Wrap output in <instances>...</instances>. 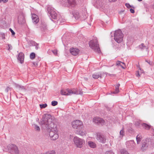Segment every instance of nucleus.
Returning a JSON list of instances; mask_svg holds the SVG:
<instances>
[{
  "label": "nucleus",
  "mask_w": 154,
  "mask_h": 154,
  "mask_svg": "<svg viewBox=\"0 0 154 154\" xmlns=\"http://www.w3.org/2000/svg\"><path fill=\"white\" fill-rule=\"evenodd\" d=\"M56 123V119L51 115L47 114L43 115L40 123L43 129H51L49 136L53 140H56L59 137Z\"/></svg>",
  "instance_id": "nucleus-1"
},
{
  "label": "nucleus",
  "mask_w": 154,
  "mask_h": 154,
  "mask_svg": "<svg viewBox=\"0 0 154 154\" xmlns=\"http://www.w3.org/2000/svg\"><path fill=\"white\" fill-rule=\"evenodd\" d=\"M60 94L64 95H71L72 94H82V91L81 90L77 89L76 88L71 89L68 88L65 90H61Z\"/></svg>",
  "instance_id": "nucleus-2"
},
{
  "label": "nucleus",
  "mask_w": 154,
  "mask_h": 154,
  "mask_svg": "<svg viewBox=\"0 0 154 154\" xmlns=\"http://www.w3.org/2000/svg\"><path fill=\"white\" fill-rule=\"evenodd\" d=\"M89 47L95 52L98 53L101 52L96 37H94V39L91 40L89 42Z\"/></svg>",
  "instance_id": "nucleus-3"
},
{
  "label": "nucleus",
  "mask_w": 154,
  "mask_h": 154,
  "mask_svg": "<svg viewBox=\"0 0 154 154\" xmlns=\"http://www.w3.org/2000/svg\"><path fill=\"white\" fill-rule=\"evenodd\" d=\"M123 36V34L120 29L116 31L114 33V39L118 43L122 41Z\"/></svg>",
  "instance_id": "nucleus-4"
},
{
  "label": "nucleus",
  "mask_w": 154,
  "mask_h": 154,
  "mask_svg": "<svg viewBox=\"0 0 154 154\" xmlns=\"http://www.w3.org/2000/svg\"><path fill=\"white\" fill-rule=\"evenodd\" d=\"M47 10L48 15L51 18L55 19L57 17V14L56 10L51 6L48 5L47 6Z\"/></svg>",
  "instance_id": "nucleus-5"
},
{
  "label": "nucleus",
  "mask_w": 154,
  "mask_h": 154,
  "mask_svg": "<svg viewBox=\"0 0 154 154\" xmlns=\"http://www.w3.org/2000/svg\"><path fill=\"white\" fill-rule=\"evenodd\" d=\"M73 141L76 147L79 148H82L85 143V141L84 140L77 137H74Z\"/></svg>",
  "instance_id": "nucleus-6"
},
{
  "label": "nucleus",
  "mask_w": 154,
  "mask_h": 154,
  "mask_svg": "<svg viewBox=\"0 0 154 154\" xmlns=\"http://www.w3.org/2000/svg\"><path fill=\"white\" fill-rule=\"evenodd\" d=\"M72 126L74 129H78L83 128L82 122L79 120H76L72 122Z\"/></svg>",
  "instance_id": "nucleus-7"
},
{
  "label": "nucleus",
  "mask_w": 154,
  "mask_h": 154,
  "mask_svg": "<svg viewBox=\"0 0 154 154\" xmlns=\"http://www.w3.org/2000/svg\"><path fill=\"white\" fill-rule=\"evenodd\" d=\"M77 5L75 0H68L67 2L63 3V6L65 7H74Z\"/></svg>",
  "instance_id": "nucleus-8"
},
{
  "label": "nucleus",
  "mask_w": 154,
  "mask_h": 154,
  "mask_svg": "<svg viewBox=\"0 0 154 154\" xmlns=\"http://www.w3.org/2000/svg\"><path fill=\"white\" fill-rule=\"evenodd\" d=\"M96 139L100 142L104 143L106 142V139L105 136L100 133L97 134Z\"/></svg>",
  "instance_id": "nucleus-9"
},
{
  "label": "nucleus",
  "mask_w": 154,
  "mask_h": 154,
  "mask_svg": "<svg viewBox=\"0 0 154 154\" xmlns=\"http://www.w3.org/2000/svg\"><path fill=\"white\" fill-rule=\"evenodd\" d=\"M93 122L95 123H97L98 124H100L103 125L104 124L105 121L104 120L101 118L99 117H95L93 119Z\"/></svg>",
  "instance_id": "nucleus-10"
},
{
  "label": "nucleus",
  "mask_w": 154,
  "mask_h": 154,
  "mask_svg": "<svg viewBox=\"0 0 154 154\" xmlns=\"http://www.w3.org/2000/svg\"><path fill=\"white\" fill-rule=\"evenodd\" d=\"M105 76V73L103 72H98L94 73L93 74V78L95 79L100 78L101 79Z\"/></svg>",
  "instance_id": "nucleus-11"
},
{
  "label": "nucleus",
  "mask_w": 154,
  "mask_h": 154,
  "mask_svg": "<svg viewBox=\"0 0 154 154\" xmlns=\"http://www.w3.org/2000/svg\"><path fill=\"white\" fill-rule=\"evenodd\" d=\"M24 54L22 52L20 53L17 57V60L19 61L21 63H23L24 60Z\"/></svg>",
  "instance_id": "nucleus-12"
},
{
  "label": "nucleus",
  "mask_w": 154,
  "mask_h": 154,
  "mask_svg": "<svg viewBox=\"0 0 154 154\" xmlns=\"http://www.w3.org/2000/svg\"><path fill=\"white\" fill-rule=\"evenodd\" d=\"M70 53L74 56L77 55L79 53V50L77 48H72L70 50Z\"/></svg>",
  "instance_id": "nucleus-13"
},
{
  "label": "nucleus",
  "mask_w": 154,
  "mask_h": 154,
  "mask_svg": "<svg viewBox=\"0 0 154 154\" xmlns=\"http://www.w3.org/2000/svg\"><path fill=\"white\" fill-rule=\"evenodd\" d=\"M32 22L34 24H36L39 21L38 16L35 14H32Z\"/></svg>",
  "instance_id": "nucleus-14"
},
{
  "label": "nucleus",
  "mask_w": 154,
  "mask_h": 154,
  "mask_svg": "<svg viewBox=\"0 0 154 154\" xmlns=\"http://www.w3.org/2000/svg\"><path fill=\"white\" fill-rule=\"evenodd\" d=\"M76 133L77 134L82 136L85 135V131L83 130V128L77 129Z\"/></svg>",
  "instance_id": "nucleus-15"
},
{
  "label": "nucleus",
  "mask_w": 154,
  "mask_h": 154,
  "mask_svg": "<svg viewBox=\"0 0 154 154\" xmlns=\"http://www.w3.org/2000/svg\"><path fill=\"white\" fill-rule=\"evenodd\" d=\"M11 146L12 149L14 151L15 154H19V151L17 146L14 144H11Z\"/></svg>",
  "instance_id": "nucleus-16"
},
{
  "label": "nucleus",
  "mask_w": 154,
  "mask_h": 154,
  "mask_svg": "<svg viewBox=\"0 0 154 154\" xmlns=\"http://www.w3.org/2000/svg\"><path fill=\"white\" fill-rule=\"evenodd\" d=\"M14 85L16 88L20 91H26V88L24 86L17 84L16 83L14 84Z\"/></svg>",
  "instance_id": "nucleus-17"
},
{
  "label": "nucleus",
  "mask_w": 154,
  "mask_h": 154,
  "mask_svg": "<svg viewBox=\"0 0 154 154\" xmlns=\"http://www.w3.org/2000/svg\"><path fill=\"white\" fill-rule=\"evenodd\" d=\"M138 47L141 51H143L146 49V51H148L149 47L145 46L143 43H142L140 45H139Z\"/></svg>",
  "instance_id": "nucleus-18"
},
{
  "label": "nucleus",
  "mask_w": 154,
  "mask_h": 154,
  "mask_svg": "<svg viewBox=\"0 0 154 154\" xmlns=\"http://www.w3.org/2000/svg\"><path fill=\"white\" fill-rule=\"evenodd\" d=\"M88 145L91 148H94L96 147V144L94 142L90 141L88 142Z\"/></svg>",
  "instance_id": "nucleus-19"
},
{
  "label": "nucleus",
  "mask_w": 154,
  "mask_h": 154,
  "mask_svg": "<svg viewBox=\"0 0 154 154\" xmlns=\"http://www.w3.org/2000/svg\"><path fill=\"white\" fill-rule=\"evenodd\" d=\"M73 16L76 19H78L80 17L79 13L77 11H74L72 13Z\"/></svg>",
  "instance_id": "nucleus-20"
},
{
  "label": "nucleus",
  "mask_w": 154,
  "mask_h": 154,
  "mask_svg": "<svg viewBox=\"0 0 154 154\" xmlns=\"http://www.w3.org/2000/svg\"><path fill=\"white\" fill-rule=\"evenodd\" d=\"M134 124L137 128H140L141 126V121L139 120H136V121H134Z\"/></svg>",
  "instance_id": "nucleus-21"
},
{
  "label": "nucleus",
  "mask_w": 154,
  "mask_h": 154,
  "mask_svg": "<svg viewBox=\"0 0 154 154\" xmlns=\"http://www.w3.org/2000/svg\"><path fill=\"white\" fill-rule=\"evenodd\" d=\"M122 64L124 65V66H125V64L124 63L119 60L117 61L116 62V65L117 66H120L122 69H125V67L122 66Z\"/></svg>",
  "instance_id": "nucleus-22"
},
{
  "label": "nucleus",
  "mask_w": 154,
  "mask_h": 154,
  "mask_svg": "<svg viewBox=\"0 0 154 154\" xmlns=\"http://www.w3.org/2000/svg\"><path fill=\"white\" fill-rule=\"evenodd\" d=\"M141 126H142L143 128L147 130L149 129L151 127L150 125L145 123H143L141 124Z\"/></svg>",
  "instance_id": "nucleus-23"
},
{
  "label": "nucleus",
  "mask_w": 154,
  "mask_h": 154,
  "mask_svg": "<svg viewBox=\"0 0 154 154\" xmlns=\"http://www.w3.org/2000/svg\"><path fill=\"white\" fill-rule=\"evenodd\" d=\"M33 127L34 130L37 132H39L40 131V129L38 126L36 124H33Z\"/></svg>",
  "instance_id": "nucleus-24"
},
{
  "label": "nucleus",
  "mask_w": 154,
  "mask_h": 154,
  "mask_svg": "<svg viewBox=\"0 0 154 154\" xmlns=\"http://www.w3.org/2000/svg\"><path fill=\"white\" fill-rule=\"evenodd\" d=\"M142 138V137L140 134H138L137 136L136 139L137 144H138L141 141Z\"/></svg>",
  "instance_id": "nucleus-25"
},
{
  "label": "nucleus",
  "mask_w": 154,
  "mask_h": 154,
  "mask_svg": "<svg viewBox=\"0 0 154 154\" xmlns=\"http://www.w3.org/2000/svg\"><path fill=\"white\" fill-rule=\"evenodd\" d=\"M28 43L30 46H34L36 45V43L33 41H30L28 42Z\"/></svg>",
  "instance_id": "nucleus-26"
},
{
  "label": "nucleus",
  "mask_w": 154,
  "mask_h": 154,
  "mask_svg": "<svg viewBox=\"0 0 154 154\" xmlns=\"http://www.w3.org/2000/svg\"><path fill=\"white\" fill-rule=\"evenodd\" d=\"M129 143L130 144H131L132 145L131 146V147H128L130 149H132L133 148V147L135 145V143H134V141L133 140H131L129 142Z\"/></svg>",
  "instance_id": "nucleus-27"
},
{
  "label": "nucleus",
  "mask_w": 154,
  "mask_h": 154,
  "mask_svg": "<svg viewBox=\"0 0 154 154\" xmlns=\"http://www.w3.org/2000/svg\"><path fill=\"white\" fill-rule=\"evenodd\" d=\"M113 47L116 51H117L118 50H119L121 48L119 46V45H114L113 46Z\"/></svg>",
  "instance_id": "nucleus-28"
},
{
  "label": "nucleus",
  "mask_w": 154,
  "mask_h": 154,
  "mask_svg": "<svg viewBox=\"0 0 154 154\" xmlns=\"http://www.w3.org/2000/svg\"><path fill=\"white\" fill-rule=\"evenodd\" d=\"M124 129H122L120 131V137L122 138L124 135Z\"/></svg>",
  "instance_id": "nucleus-29"
},
{
  "label": "nucleus",
  "mask_w": 154,
  "mask_h": 154,
  "mask_svg": "<svg viewBox=\"0 0 154 154\" xmlns=\"http://www.w3.org/2000/svg\"><path fill=\"white\" fill-rule=\"evenodd\" d=\"M42 154H55V152L54 151H48Z\"/></svg>",
  "instance_id": "nucleus-30"
},
{
  "label": "nucleus",
  "mask_w": 154,
  "mask_h": 154,
  "mask_svg": "<svg viewBox=\"0 0 154 154\" xmlns=\"http://www.w3.org/2000/svg\"><path fill=\"white\" fill-rule=\"evenodd\" d=\"M35 54L33 52L31 53L30 55V57L31 59H33L35 58Z\"/></svg>",
  "instance_id": "nucleus-31"
},
{
  "label": "nucleus",
  "mask_w": 154,
  "mask_h": 154,
  "mask_svg": "<svg viewBox=\"0 0 154 154\" xmlns=\"http://www.w3.org/2000/svg\"><path fill=\"white\" fill-rule=\"evenodd\" d=\"M40 107L41 109L45 108L47 106V105L46 103L40 104Z\"/></svg>",
  "instance_id": "nucleus-32"
},
{
  "label": "nucleus",
  "mask_w": 154,
  "mask_h": 154,
  "mask_svg": "<svg viewBox=\"0 0 154 154\" xmlns=\"http://www.w3.org/2000/svg\"><path fill=\"white\" fill-rule=\"evenodd\" d=\"M121 152V154H129L128 152L125 149L122 150Z\"/></svg>",
  "instance_id": "nucleus-33"
},
{
  "label": "nucleus",
  "mask_w": 154,
  "mask_h": 154,
  "mask_svg": "<svg viewBox=\"0 0 154 154\" xmlns=\"http://www.w3.org/2000/svg\"><path fill=\"white\" fill-rule=\"evenodd\" d=\"M58 104V102L56 101H53L51 102V105L52 106H55Z\"/></svg>",
  "instance_id": "nucleus-34"
},
{
  "label": "nucleus",
  "mask_w": 154,
  "mask_h": 154,
  "mask_svg": "<svg viewBox=\"0 0 154 154\" xmlns=\"http://www.w3.org/2000/svg\"><path fill=\"white\" fill-rule=\"evenodd\" d=\"M41 27L43 28V29H47V26L45 24H42L41 25Z\"/></svg>",
  "instance_id": "nucleus-35"
},
{
  "label": "nucleus",
  "mask_w": 154,
  "mask_h": 154,
  "mask_svg": "<svg viewBox=\"0 0 154 154\" xmlns=\"http://www.w3.org/2000/svg\"><path fill=\"white\" fill-rule=\"evenodd\" d=\"M106 154H114V153L112 151H107L105 152Z\"/></svg>",
  "instance_id": "nucleus-36"
},
{
  "label": "nucleus",
  "mask_w": 154,
  "mask_h": 154,
  "mask_svg": "<svg viewBox=\"0 0 154 154\" xmlns=\"http://www.w3.org/2000/svg\"><path fill=\"white\" fill-rule=\"evenodd\" d=\"M125 6H126V7L128 8H130L131 7H132V8H134V7L133 6H131L128 3H126L125 4Z\"/></svg>",
  "instance_id": "nucleus-37"
},
{
  "label": "nucleus",
  "mask_w": 154,
  "mask_h": 154,
  "mask_svg": "<svg viewBox=\"0 0 154 154\" xmlns=\"http://www.w3.org/2000/svg\"><path fill=\"white\" fill-rule=\"evenodd\" d=\"M146 61L147 62L150 66H152L153 65L152 62L150 61V60H146Z\"/></svg>",
  "instance_id": "nucleus-38"
},
{
  "label": "nucleus",
  "mask_w": 154,
  "mask_h": 154,
  "mask_svg": "<svg viewBox=\"0 0 154 154\" xmlns=\"http://www.w3.org/2000/svg\"><path fill=\"white\" fill-rule=\"evenodd\" d=\"M52 51L55 55H56L57 54V50H52Z\"/></svg>",
  "instance_id": "nucleus-39"
},
{
  "label": "nucleus",
  "mask_w": 154,
  "mask_h": 154,
  "mask_svg": "<svg viewBox=\"0 0 154 154\" xmlns=\"http://www.w3.org/2000/svg\"><path fill=\"white\" fill-rule=\"evenodd\" d=\"M9 30V31L11 32L12 35H15V32L11 28H10Z\"/></svg>",
  "instance_id": "nucleus-40"
},
{
  "label": "nucleus",
  "mask_w": 154,
  "mask_h": 154,
  "mask_svg": "<svg viewBox=\"0 0 154 154\" xmlns=\"http://www.w3.org/2000/svg\"><path fill=\"white\" fill-rule=\"evenodd\" d=\"M128 131L130 133H132L133 131V129L131 128H128Z\"/></svg>",
  "instance_id": "nucleus-41"
},
{
  "label": "nucleus",
  "mask_w": 154,
  "mask_h": 154,
  "mask_svg": "<svg viewBox=\"0 0 154 154\" xmlns=\"http://www.w3.org/2000/svg\"><path fill=\"white\" fill-rule=\"evenodd\" d=\"M8 50H11L12 48V46L11 45H9V44H8Z\"/></svg>",
  "instance_id": "nucleus-42"
},
{
  "label": "nucleus",
  "mask_w": 154,
  "mask_h": 154,
  "mask_svg": "<svg viewBox=\"0 0 154 154\" xmlns=\"http://www.w3.org/2000/svg\"><path fill=\"white\" fill-rule=\"evenodd\" d=\"M35 46V49L36 50H37L39 48L38 46V44L36 43V45H35V46Z\"/></svg>",
  "instance_id": "nucleus-43"
},
{
  "label": "nucleus",
  "mask_w": 154,
  "mask_h": 154,
  "mask_svg": "<svg viewBox=\"0 0 154 154\" xmlns=\"http://www.w3.org/2000/svg\"><path fill=\"white\" fill-rule=\"evenodd\" d=\"M130 11L131 13H134V9L132 8H130Z\"/></svg>",
  "instance_id": "nucleus-44"
},
{
  "label": "nucleus",
  "mask_w": 154,
  "mask_h": 154,
  "mask_svg": "<svg viewBox=\"0 0 154 154\" xmlns=\"http://www.w3.org/2000/svg\"><path fill=\"white\" fill-rule=\"evenodd\" d=\"M146 143L144 142H142V147L144 148L146 146Z\"/></svg>",
  "instance_id": "nucleus-45"
},
{
  "label": "nucleus",
  "mask_w": 154,
  "mask_h": 154,
  "mask_svg": "<svg viewBox=\"0 0 154 154\" xmlns=\"http://www.w3.org/2000/svg\"><path fill=\"white\" fill-rule=\"evenodd\" d=\"M136 75L137 77H139L140 76L139 71H137V72Z\"/></svg>",
  "instance_id": "nucleus-46"
},
{
  "label": "nucleus",
  "mask_w": 154,
  "mask_h": 154,
  "mask_svg": "<svg viewBox=\"0 0 154 154\" xmlns=\"http://www.w3.org/2000/svg\"><path fill=\"white\" fill-rule=\"evenodd\" d=\"M8 0H0V2H3L5 3L8 2Z\"/></svg>",
  "instance_id": "nucleus-47"
},
{
  "label": "nucleus",
  "mask_w": 154,
  "mask_h": 154,
  "mask_svg": "<svg viewBox=\"0 0 154 154\" xmlns=\"http://www.w3.org/2000/svg\"><path fill=\"white\" fill-rule=\"evenodd\" d=\"M115 91H116V92H119V88H118V87H116V89Z\"/></svg>",
  "instance_id": "nucleus-48"
},
{
  "label": "nucleus",
  "mask_w": 154,
  "mask_h": 154,
  "mask_svg": "<svg viewBox=\"0 0 154 154\" xmlns=\"http://www.w3.org/2000/svg\"><path fill=\"white\" fill-rule=\"evenodd\" d=\"M9 87H7L5 89V91L6 92H8L9 90Z\"/></svg>",
  "instance_id": "nucleus-49"
},
{
  "label": "nucleus",
  "mask_w": 154,
  "mask_h": 154,
  "mask_svg": "<svg viewBox=\"0 0 154 154\" xmlns=\"http://www.w3.org/2000/svg\"><path fill=\"white\" fill-rule=\"evenodd\" d=\"M110 2H116L117 0H108Z\"/></svg>",
  "instance_id": "nucleus-50"
},
{
  "label": "nucleus",
  "mask_w": 154,
  "mask_h": 154,
  "mask_svg": "<svg viewBox=\"0 0 154 154\" xmlns=\"http://www.w3.org/2000/svg\"><path fill=\"white\" fill-rule=\"evenodd\" d=\"M118 93V92H116L115 90V91H113L111 93L112 94H117Z\"/></svg>",
  "instance_id": "nucleus-51"
},
{
  "label": "nucleus",
  "mask_w": 154,
  "mask_h": 154,
  "mask_svg": "<svg viewBox=\"0 0 154 154\" xmlns=\"http://www.w3.org/2000/svg\"><path fill=\"white\" fill-rule=\"evenodd\" d=\"M59 21H60V23H62V22H64V20H63L62 21L61 20V19H59Z\"/></svg>",
  "instance_id": "nucleus-52"
},
{
  "label": "nucleus",
  "mask_w": 154,
  "mask_h": 154,
  "mask_svg": "<svg viewBox=\"0 0 154 154\" xmlns=\"http://www.w3.org/2000/svg\"><path fill=\"white\" fill-rule=\"evenodd\" d=\"M120 85L119 84H117L116 87H118V88H119Z\"/></svg>",
  "instance_id": "nucleus-53"
},
{
  "label": "nucleus",
  "mask_w": 154,
  "mask_h": 154,
  "mask_svg": "<svg viewBox=\"0 0 154 154\" xmlns=\"http://www.w3.org/2000/svg\"><path fill=\"white\" fill-rule=\"evenodd\" d=\"M107 109L108 110H110V108H109L108 107L107 108Z\"/></svg>",
  "instance_id": "nucleus-54"
},
{
  "label": "nucleus",
  "mask_w": 154,
  "mask_h": 154,
  "mask_svg": "<svg viewBox=\"0 0 154 154\" xmlns=\"http://www.w3.org/2000/svg\"><path fill=\"white\" fill-rule=\"evenodd\" d=\"M139 2L141 1L142 0H137Z\"/></svg>",
  "instance_id": "nucleus-55"
},
{
  "label": "nucleus",
  "mask_w": 154,
  "mask_h": 154,
  "mask_svg": "<svg viewBox=\"0 0 154 154\" xmlns=\"http://www.w3.org/2000/svg\"><path fill=\"white\" fill-rule=\"evenodd\" d=\"M5 37H4V39H5Z\"/></svg>",
  "instance_id": "nucleus-56"
}]
</instances>
